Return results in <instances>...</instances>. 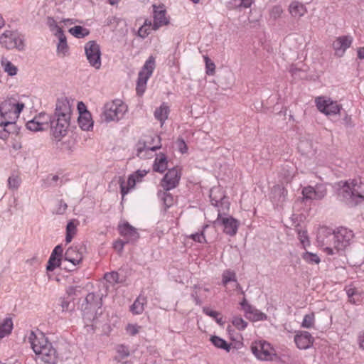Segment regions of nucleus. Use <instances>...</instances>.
Listing matches in <instances>:
<instances>
[{"instance_id": "8fccbe9b", "label": "nucleus", "mask_w": 364, "mask_h": 364, "mask_svg": "<svg viewBox=\"0 0 364 364\" xmlns=\"http://www.w3.org/2000/svg\"><path fill=\"white\" fill-rule=\"evenodd\" d=\"M21 180L18 176H10L8 179V185L11 189H17L20 185Z\"/></svg>"}, {"instance_id": "f03ea898", "label": "nucleus", "mask_w": 364, "mask_h": 364, "mask_svg": "<svg viewBox=\"0 0 364 364\" xmlns=\"http://www.w3.org/2000/svg\"><path fill=\"white\" fill-rule=\"evenodd\" d=\"M28 341L39 359L48 364L57 363L58 359L57 351L42 333L36 334L31 331Z\"/></svg>"}, {"instance_id": "49530a36", "label": "nucleus", "mask_w": 364, "mask_h": 364, "mask_svg": "<svg viewBox=\"0 0 364 364\" xmlns=\"http://www.w3.org/2000/svg\"><path fill=\"white\" fill-rule=\"evenodd\" d=\"M314 325V314L313 313L304 316L301 326L306 328H310Z\"/></svg>"}, {"instance_id": "4d7b16f0", "label": "nucleus", "mask_w": 364, "mask_h": 364, "mask_svg": "<svg viewBox=\"0 0 364 364\" xmlns=\"http://www.w3.org/2000/svg\"><path fill=\"white\" fill-rule=\"evenodd\" d=\"M193 288L194 289L191 294V296L193 298L197 305H200L202 304V301L200 299L198 294V290L200 289V287H198V286L195 285Z\"/></svg>"}, {"instance_id": "cd10ccee", "label": "nucleus", "mask_w": 364, "mask_h": 364, "mask_svg": "<svg viewBox=\"0 0 364 364\" xmlns=\"http://www.w3.org/2000/svg\"><path fill=\"white\" fill-rule=\"evenodd\" d=\"M138 181L134 175L131 174L127 180V185L125 186V181L123 178L120 177L119 182L120 185V189H121V194L122 196V198L124 197L126 194H127L129 191V190L132 188H134L136 185V182Z\"/></svg>"}, {"instance_id": "bf43d9fd", "label": "nucleus", "mask_w": 364, "mask_h": 364, "mask_svg": "<svg viewBox=\"0 0 364 364\" xmlns=\"http://www.w3.org/2000/svg\"><path fill=\"white\" fill-rule=\"evenodd\" d=\"M63 249L60 245H57L53 250L50 255L56 256L62 259Z\"/></svg>"}, {"instance_id": "2eb2a0df", "label": "nucleus", "mask_w": 364, "mask_h": 364, "mask_svg": "<svg viewBox=\"0 0 364 364\" xmlns=\"http://www.w3.org/2000/svg\"><path fill=\"white\" fill-rule=\"evenodd\" d=\"M154 8V23L152 29L154 31L158 30L163 26L168 25L169 23L168 18L166 16V11L164 5L161 6H153Z\"/></svg>"}, {"instance_id": "ea45409f", "label": "nucleus", "mask_w": 364, "mask_h": 364, "mask_svg": "<svg viewBox=\"0 0 364 364\" xmlns=\"http://www.w3.org/2000/svg\"><path fill=\"white\" fill-rule=\"evenodd\" d=\"M61 260L62 259L60 257L50 255L46 266V270L48 272H53L55 268L60 266Z\"/></svg>"}, {"instance_id": "b1692460", "label": "nucleus", "mask_w": 364, "mask_h": 364, "mask_svg": "<svg viewBox=\"0 0 364 364\" xmlns=\"http://www.w3.org/2000/svg\"><path fill=\"white\" fill-rule=\"evenodd\" d=\"M9 107H11L10 104L7 101H4L1 103L0 106V127L4 129V132L1 135H0V138H6L8 134L10 132L6 127H8V121H6V115L8 112Z\"/></svg>"}, {"instance_id": "4468645a", "label": "nucleus", "mask_w": 364, "mask_h": 364, "mask_svg": "<svg viewBox=\"0 0 364 364\" xmlns=\"http://www.w3.org/2000/svg\"><path fill=\"white\" fill-rule=\"evenodd\" d=\"M51 132L53 136L60 140L62 136L67 134L70 125V120L65 118L53 117L50 119Z\"/></svg>"}, {"instance_id": "0e129e2a", "label": "nucleus", "mask_w": 364, "mask_h": 364, "mask_svg": "<svg viewBox=\"0 0 364 364\" xmlns=\"http://www.w3.org/2000/svg\"><path fill=\"white\" fill-rule=\"evenodd\" d=\"M78 287H69L66 289V293L69 296H73L77 294Z\"/></svg>"}, {"instance_id": "bb28decb", "label": "nucleus", "mask_w": 364, "mask_h": 364, "mask_svg": "<svg viewBox=\"0 0 364 364\" xmlns=\"http://www.w3.org/2000/svg\"><path fill=\"white\" fill-rule=\"evenodd\" d=\"M147 303L146 297L140 294L130 306V311L133 314H141L144 310V306Z\"/></svg>"}, {"instance_id": "393cba45", "label": "nucleus", "mask_w": 364, "mask_h": 364, "mask_svg": "<svg viewBox=\"0 0 364 364\" xmlns=\"http://www.w3.org/2000/svg\"><path fill=\"white\" fill-rule=\"evenodd\" d=\"M245 314L246 318L252 321H265L267 318V316L265 314L252 306H247Z\"/></svg>"}, {"instance_id": "1a4fd4ad", "label": "nucleus", "mask_w": 364, "mask_h": 364, "mask_svg": "<svg viewBox=\"0 0 364 364\" xmlns=\"http://www.w3.org/2000/svg\"><path fill=\"white\" fill-rule=\"evenodd\" d=\"M85 51L90 65L97 70L100 69L101 67L100 46L95 41H89L85 46Z\"/></svg>"}, {"instance_id": "de8ad7c7", "label": "nucleus", "mask_w": 364, "mask_h": 364, "mask_svg": "<svg viewBox=\"0 0 364 364\" xmlns=\"http://www.w3.org/2000/svg\"><path fill=\"white\" fill-rule=\"evenodd\" d=\"M105 280L110 284L119 283V274L117 272H108L105 274Z\"/></svg>"}, {"instance_id": "864d4df0", "label": "nucleus", "mask_w": 364, "mask_h": 364, "mask_svg": "<svg viewBox=\"0 0 364 364\" xmlns=\"http://www.w3.org/2000/svg\"><path fill=\"white\" fill-rule=\"evenodd\" d=\"M346 294L348 295V297L349 299V301L353 304H357L356 300H352L353 296H359V294L358 292V290L355 288H348L346 289Z\"/></svg>"}, {"instance_id": "9d476101", "label": "nucleus", "mask_w": 364, "mask_h": 364, "mask_svg": "<svg viewBox=\"0 0 364 364\" xmlns=\"http://www.w3.org/2000/svg\"><path fill=\"white\" fill-rule=\"evenodd\" d=\"M318 109L328 116H335L340 113L341 106L331 100L323 97H318L315 100Z\"/></svg>"}, {"instance_id": "e2e57ef3", "label": "nucleus", "mask_w": 364, "mask_h": 364, "mask_svg": "<svg viewBox=\"0 0 364 364\" xmlns=\"http://www.w3.org/2000/svg\"><path fill=\"white\" fill-rule=\"evenodd\" d=\"M76 230V226L73 223V222L70 221L66 226V232L70 233V234H75Z\"/></svg>"}, {"instance_id": "c9c22d12", "label": "nucleus", "mask_w": 364, "mask_h": 364, "mask_svg": "<svg viewBox=\"0 0 364 364\" xmlns=\"http://www.w3.org/2000/svg\"><path fill=\"white\" fill-rule=\"evenodd\" d=\"M210 341L216 348L223 349L227 352H230L231 349V344L228 343L224 339L219 336H212Z\"/></svg>"}, {"instance_id": "dca6fc26", "label": "nucleus", "mask_w": 364, "mask_h": 364, "mask_svg": "<svg viewBox=\"0 0 364 364\" xmlns=\"http://www.w3.org/2000/svg\"><path fill=\"white\" fill-rule=\"evenodd\" d=\"M353 38L350 36H342L338 37L333 43V48L335 55L342 57L346 50L351 46Z\"/></svg>"}, {"instance_id": "9b49d317", "label": "nucleus", "mask_w": 364, "mask_h": 364, "mask_svg": "<svg viewBox=\"0 0 364 364\" xmlns=\"http://www.w3.org/2000/svg\"><path fill=\"white\" fill-rule=\"evenodd\" d=\"M301 194L303 200H320L327 194V188L324 184H316L315 187L308 186L303 188Z\"/></svg>"}, {"instance_id": "6e6552de", "label": "nucleus", "mask_w": 364, "mask_h": 364, "mask_svg": "<svg viewBox=\"0 0 364 364\" xmlns=\"http://www.w3.org/2000/svg\"><path fill=\"white\" fill-rule=\"evenodd\" d=\"M251 350L255 357L261 360H272L275 355L273 348L264 341L253 342Z\"/></svg>"}, {"instance_id": "6e6d98bb", "label": "nucleus", "mask_w": 364, "mask_h": 364, "mask_svg": "<svg viewBox=\"0 0 364 364\" xmlns=\"http://www.w3.org/2000/svg\"><path fill=\"white\" fill-rule=\"evenodd\" d=\"M140 327L136 324H128L126 330L128 334L130 336H135L139 333Z\"/></svg>"}, {"instance_id": "c756f323", "label": "nucleus", "mask_w": 364, "mask_h": 364, "mask_svg": "<svg viewBox=\"0 0 364 364\" xmlns=\"http://www.w3.org/2000/svg\"><path fill=\"white\" fill-rule=\"evenodd\" d=\"M78 124L80 128L85 131H88L90 128L92 127L93 122L90 113L88 111H85L82 114H80Z\"/></svg>"}, {"instance_id": "37998d69", "label": "nucleus", "mask_w": 364, "mask_h": 364, "mask_svg": "<svg viewBox=\"0 0 364 364\" xmlns=\"http://www.w3.org/2000/svg\"><path fill=\"white\" fill-rule=\"evenodd\" d=\"M11 107H9L8 110H11L10 114L17 116L18 117L19 114L22 111L24 107V105L23 103H13L10 101H7Z\"/></svg>"}, {"instance_id": "2f4dec72", "label": "nucleus", "mask_w": 364, "mask_h": 364, "mask_svg": "<svg viewBox=\"0 0 364 364\" xmlns=\"http://www.w3.org/2000/svg\"><path fill=\"white\" fill-rule=\"evenodd\" d=\"M158 197L162 202L165 211L174 203L173 197L170 193H168V191H165L164 189L163 191H159L158 192Z\"/></svg>"}, {"instance_id": "423d86ee", "label": "nucleus", "mask_w": 364, "mask_h": 364, "mask_svg": "<svg viewBox=\"0 0 364 364\" xmlns=\"http://www.w3.org/2000/svg\"><path fill=\"white\" fill-rule=\"evenodd\" d=\"M155 68V59L153 56H150L145 62L141 70L138 74L136 81V92L139 96H141L146 88V83L149 78L151 76Z\"/></svg>"}, {"instance_id": "f257e3e1", "label": "nucleus", "mask_w": 364, "mask_h": 364, "mask_svg": "<svg viewBox=\"0 0 364 364\" xmlns=\"http://www.w3.org/2000/svg\"><path fill=\"white\" fill-rule=\"evenodd\" d=\"M353 237V231L346 228H340L334 232L325 230L319 232L318 242L327 255H333L335 250H343L348 246Z\"/></svg>"}, {"instance_id": "338daca9", "label": "nucleus", "mask_w": 364, "mask_h": 364, "mask_svg": "<svg viewBox=\"0 0 364 364\" xmlns=\"http://www.w3.org/2000/svg\"><path fill=\"white\" fill-rule=\"evenodd\" d=\"M282 13V9L279 6L273 7V9L272 10V14L274 18L279 16Z\"/></svg>"}, {"instance_id": "13d9d810", "label": "nucleus", "mask_w": 364, "mask_h": 364, "mask_svg": "<svg viewBox=\"0 0 364 364\" xmlns=\"http://www.w3.org/2000/svg\"><path fill=\"white\" fill-rule=\"evenodd\" d=\"M11 111V110H9V109L7 110L8 113L6 114H5L6 115V117H5L6 121H8V126L14 124L16 119L18 118L17 116L10 114Z\"/></svg>"}, {"instance_id": "aec40b11", "label": "nucleus", "mask_w": 364, "mask_h": 364, "mask_svg": "<svg viewBox=\"0 0 364 364\" xmlns=\"http://www.w3.org/2000/svg\"><path fill=\"white\" fill-rule=\"evenodd\" d=\"M294 341L299 349L306 350L311 346L314 338L307 331H301L294 336Z\"/></svg>"}, {"instance_id": "c85d7f7f", "label": "nucleus", "mask_w": 364, "mask_h": 364, "mask_svg": "<svg viewBox=\"0 0 364 364\" xmlns=\"http://www.w3.org/2000/svg\"><path fill=\"white\" fill-rule=\"evenodd\" d=\"M56 36L58 37L59 42L57 45V52L58 53H63V55L68 51V46L67 44V40L65 34L61 28L58 27Z\"/></svg>"}, {"instance_id": "4c0bfd02", "label": "nucleus", "mask_w": 364, "mask_h": 364, "mask_svg": "<svg viewBox=\"0 0 364 364\" xmlns=\"http://www.w3.org/2000/svg\"><path fill=\"white\" fill-rule=\"evenodd\" d=\"M46 123H45L43 121H39L38 117H35L32 120L28 121L26 123V127L28 129L33 131V132H38L43 130L44 125Z\"/></svg>"}, {"instance_id": "69168bd1", "label": "nucleus", "mask_w": 364, "mask_h": 364, "mask_svg": "<svg viewBox=\"0 0 364 364\" xmlns=\"http://www.w3.org/2000/svg\"><path fill=\"white\" fill-rule=\"evenodd\" d=\"M147 173V171L145 170H138L135 173H133V175L135 176L138 181H141V178H142L144 176H145Z\"/></svg>"}, {"instance_id": "f704fd0d", "label": "nucleus", "mask_w": 364, "mask_h": 364, "mask_svg": "<svg viewBox=\"0 0 364 364\" xmlns=\"http://www.w3.org/2000/svg\"><path fill=\"white\" fill-rule=\"evenodd\" d=\"M116 352L117 355L115 356V360L118 362H122L130 355L129 347L123 344H119L116 346Z\"/></svg>"}, {"instance_id": "c03bdc74", "label": "nucleus", "mask_w": 364, "mask_h": 364, "mask_svg": "<svg viewBox=\"0 0 364 364\" xmlns=\"http://www.w3.org/2000/svg\"><path fill=\"white\" fill-rule=\"evenodd\" d=\"M232 323L240 331L245 329L247 326V322H246L242 317L240 316L233 317Z\"/></svg>"}, {"instance_id": "473e14b6", "label": "nucleus", "mask_w": 364, "mask_h": 364, "mask_svg": "<svg viewBox=\"0 0 364 364\" xmlns=\"http://www.w3.org/2000/svg\"><path fill=\"white\" fill-rule=\"evenodd\" d=\"M167 164L166 155L161 154L155 159L153 170L156 172L163 173L167 168Z\"/></svg>"}, {"instance_id": "052dcab7", "label": "nucleus", "mask_w": 364, "mask_h": 364, "mask_svg": "<svg viewBox=\"0 0 364 364\" xmlns=\"http://www.w3.org/2000/svg\"><path fill=\"white\" fill-rule=\"evenodd\" d=\"M150 33V28L146 26H141L138 31V34L140 37L144 38Z\"/></svg>"}, {"instance_id": "412c9836", "label": "nucleus", "mask_w": 364, "mask_h": 364, "mask_svg": "<svg viewBox=\"0 0 364 364\" xmlns=\"http://www.w3.org/2000/svg\"><path fill=\"white\" fill-rule=\"evenodd\" d=\"M220 221L224 226V232L230 236L236 235L238 229L239 223L232 217L223 218L222 216L217 221Z\"/></svg>"}, {"instance_id": "58836bf2", "label": "nucleus", "mask_w": 364, "mask_h": 364, "mask_svg": "<svg viewBox=\"0 0 364 364\" xmlns=\"http://www.w3.org/2000/svg\"><path fill=\"white\" fill-rule=\"evenodd\" d=\"M69 32L76 38H83L89 34L88 30L80 26L70 28Z\"/></svg>"}, {"instance_id": "09e8293b", "label": "nucleus", "mask_w": 364, "mask_h": 364, "mask_svg": "<svg viewBox=\"0 0 364 364\" xmlns=\"http://www.w3.org/2000/svg\"><path fill=\"white\" fill-rule=\"evenodd\" d=\"M206 74L208 75H213L215 73V65L213 61H211L208 57H205Z\"/></svg>"}, {"instance_id": "39448f33", "label": "nucleus", "mask_w": 364, "mask_h": 364, "mask_svg": "<svg viewBox=\"0 0 364 364\" xmlns=\"http://www.w3.org/2000/svg\"><path fill=\"white\" fill-rule=\"evenodd\" d=\"M0 44L8 50L18 51H23L26 47L24 36L17 31L6 30L0 36Z\"/></svg>"}, {"instance_id": "774afa93", "label": "nucleus", "mask_w": 364, "mask_h": 364, "mask_svg": "<svg viewBox=\"0 0 364 364\" xmlns=\"http://www.w3.org/2000/svg\"><path fill=\"white\" fill-rule=\"evenodd\" d=\"M358 343L360 348L364 350V331L360 332L358 336Z\"/></svg>"}, {"instance_id": "680f3d73", "label": "nucleus", "mask_w": 364, "mask_h": 364, "mask_svg": "<svg viewBox=\"0 0 364 364\" xmlns=\"http://www.w3.org/2000/svg\"><path fill=\"white\" fill-rule=\"evenodd\" d=\"M178 149L182 154H184L187 151L188 147L183 139H178Z\"/></svg>"}, {"instance_id": "0eeeda50", "label": "nucleus", "mask_w": 364, "mask_h": 364, "mask_svg": "<svg viewBox=\"0 0 364 364\" xmlns=\"http://www.w3.org/2000/svg\"><path fill=\"white\" fill-rule=\"evenodd\" d=\"M210 198L213 205L218 207V219L229 210L230 203L220 187H213L210 191Z\"/></svg>"}, {"instance_id": "603ef678", "label": "nucleus", "mask_w": 364, "mask_h": 364, "mask_svg": "<svg viewBox=\"0 0 364 364\" xmlns=\"http://www.w3.org/2000/svg\"><path fill=\"white\" fill-rule=\"evenodd\" d=\"M299 239L301 243L302 244L304 248L309 245V240L306 231H299Z\"/></svg>"}, {"instance_id": "a18cd8bd", "label": "nucleus", "mask_w": 364, "mask_h": 364, "mask_svg": "<svg viewBox=\"0 0 364 364\" xmlns=\"http://www.w3.org/2000/svg\"><path fill=\"white\" fill-rule=\"evenodd\" d=\"M203 312L215 319L216 322L220 325H223L224 322L223 321V318L221 317H218L220 316V313L213 310H211L208 308H203Z\"/></svg>"}, {"instance_id": "79ce46f5", "label": "nucleus", "mask_w": 364, "mask_h": 364, "mask_svg": "<svg viewBox=\"0 0 364 364\" xmlns=\"http://www.w3.org/2000/svg\"><path fill=\"white\" fill-rule=\"evenodd\" d=\"M208 227V225H204L203 227V230L200 232L191 234V235L188 236V237L193 240V241L199 243H206L207 241L204 235V231Z\"/></svg>"}, {"instance_id": "a211bd4d", "label": "nucleus", "mask_w": 364, "mask_h": 364, "mask_svg": "<svg viewBox=\"0 0 364 364\" xmlns=\"http://www.w3.org/2000/svg\"><path fill=\"white\" fill-rule=\"evenodd\" d=\"M161 147V138L159 136L154 135L151 138L150 141H146L141 147H139L137 149V155L143 158L145 156L143 154L144 152L147 151H155Z\"/></svg>"}, {"instance_id": "ddd939ff", "label": "nucleus", "mask_w": 364, "mask_h": 364, "mask_svg": "<svg viewBox=\"0 0 364 364\" xmlns=\"http://www.w3.org/2000/svg\"><path fill=\"white\" fill-rule=\"evenodd\" d=\"M85 252V246L83 244L71 246L65 251L64 260L70 262L73 266L75 267L82 262Z\"/></svg>"}, {"instance_id": "e433bc0d", "label": "nucleus", "mask_w": 364, "mask_h": 364, "mask_svg": "<svg viewBox=\"0 0 364 364\" xmlns=\"http://www.w3.org/2000/svg\"><path fill=\"white\" fill-rule=\"evenodd\" d=\"M301 258L309 264H318L321 262V259L317 254L312 253L309 251H305L301 255Z\"/></svg>"}, {"instance_id": "a19ab883", "label": "nucleus", "mask_w": 364, "mask_h": 364, "mask_svg": "<svg viewBox=\"0 0 364 364\" xmlns=\"http://www.w3.org/2000/svg\"><path fill=\"white\" fill-rule=\"evenodd\" d=\"M222 277V283L224 286H226L230 282H237L235 272L230 269L224 271Z\"/></svg>"}, {"instance_id": "7ed1b4c3", "label": "nucleus", "mask_w": 364, "mask_h": 364, "mask_svg": "<svg viewBox=\"0 0 364 364\" xmlns=\"http://www.w3.org/2000/svg\"><path fill=\"white\" fill-rule=\"evenodd\" d=\"M338 195L340 198L350 206H355L364 199V196L360 192V186L356 180L351 181H340Z\"/></svg>"}, {"instance_id": "5fc2aeb1", "label": "nucleus", "mask_w": 364, "mask_h": 364, "mask_svg": "<svg viewBox=\"0 0 364 364\" xmlns=\"http://www.w3.org/2000/svg\"><path fill=\"white\" fill-rule=\"evenodd\" d=\"M68 208V205L63 200H60L58 203V207L55 210V213L62 215L65 213Z\"/></svg>"}, {"instance_id": "6ab92c4d", "label": "nucleus", "mask_w": 364, "mask_h": 364, "mask_svg": "<svg viewBox=\"0 0 364 364\" xmlns=\"http://www.w3.org/2000/svg\"><path fill=\"white\" fill-rule=\"evenodd\" d=\"M118 230L120 235L127 240L125 242H134L139 237V234L136 228L132 226L128 222L119 225Z\"/></svg>"}, {"instance_id": "20e7f679", "label": "nucleus", "mask_w": 364, "mask_h": 364, "mask_svg": "<svg viewBox=\"0 0 364 364\" xmlns=\"http://www.w3.org/2000/svg\"><path fill=\"white\" fill-rule=\"evenodd\" d=\"M127 105L119 99L107 102L103 107L102 114L106 122L119 121L127 112Z\"/></svg>"}, {"instance_id": "5701e85b", "label": "nucleus", "mask_w": 364, "mask_h": 364, "mask_svg": "<svg viewBox=\"0 0 364 364\" xmlns=\"http://www.w3.org/2000/svg\"><path fill=\"white\" fill-rule=\"evenodd\" d=\"M85 309L89 311H94L97 313V310L101 309L102 306V295L95 294V293H89L86 298Z\"/></svg>"}, {"instance_id": "f3484780", "label": "nucleus", "mask_w": 364, "mask_h": 364, "mask_svg": "<svg viewBox=\"0 0 364 364\" xmlns=\"http://www.w3.org/2000/svg\"><path fill=\"white\" fill-rule=\"evenodd\" d=\"M71 113L72 109L69 101L65 98L58 100L54 117L70 120Z\"/></svg>"}, {"instance_id": "a878e982", "label": "nucleus", "mask_w": 364, "mask_h": 364, "mask_svg": "<svg viewBox=\"0 0 364 364\" xmlns=\"http://www.w3.org/2000/svg\"><path fill=\"white\" fill-rule=\"evenodd\" d=\"M289 11L294 18H300L305 15L307 9L302 3L294 1L289 5Z\"/></svg>"}, {"instance_id": "4be33fe9", "label": "nucleus", "mask_w": 364, "mask_h": 364, "mask_svg": "<svg viewBox=\"0 0 364 364\" xmlns=\"http://www.w3.org/2000/svg\"><path fill=\"white\" fill-rule=\"evenodd\" d=\"M287 196V190L281 185H276L272 189L270 198L274 203L279 205L286 200Z\"/></svg>"}, {"instance_id": "72a5a7b5", "label": "nucleus", "mask_w": 364, "mask_h": 364, "mask_svg": "<svg viewBox=\"0 0 364 364\" xmlns=\"http://www.w3.org/2000/svg\"><path fill=\"white\" fill-rule=\"evenodd\" d=\"M13 329V322L11 318H6L0 323V338L9 335Z\"/></svg>"}, {"instance_id": "7c9ffc66", "label": "nucleus", "mask_w": 364, "mask_h": 364, "mask_svg": "<svg viewBox=\"0 0 364 364\" xmlns=\"http://www.w3.org/2000/svg\"><path fill=\"white\" fill-rule=\"evenodd\" d=\"M169 107L165 103H163L159 107L156 108L154 111V117L159 120L161 126L164 124L165 121L167 119L169 114Z\"/></svg>"}, {"instance_id": "3c124183", "label": "nucleus", "mask_w": 364, "mask_h": 364, "mask_svg": "<svg viewBox=\"0 0 364 364\" xmlns=\"http://www.w3.org/2000/svg\"><path fill=\"white\" fill-rule=\"evenodd\" d=\"M4 70L11 76H14L17 73V68L9 61L5 64Z\"/></svg>"}, {"instance_id": "f8f14e48", "label": "nucleus", "mask_w": 364, "mask_h": 364, "mask_svg": "<svg viewBox=\"0 0 364 364\" xmlns=\"http://www.w3.org/2000/svg\"><path fill=\"white\" fill-rule=\"evenodd\" d=\"M181 170L176 167L169 169L161 180V186L165 191L175 188L179 183Z\"/></svg>"}]
</instances>
